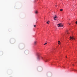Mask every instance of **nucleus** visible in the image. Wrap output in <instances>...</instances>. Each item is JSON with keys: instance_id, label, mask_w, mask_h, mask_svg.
I'll use <instances>...</instances> for the list:
<instances>
[{"instance_id": "nucleus-14", "label": "nucleus", "mask_w": 77, "mask_h": 77, "mask_svg": "<svg viewBox=\"0 0 77 77\" xmlns=\"http://www.w3.org/2000/svg\"><path fill=\"white\" fill-rule=\"evenodd\" d=\"M46 44H47V43H45V44H44V45H45Z\"/></svg>"}, {"instance_id": "nucleus-8", "label": "nucleus", "mask_w": 77, "mask_h": 77, "mask_svg": "<svg viewBox=\"0 0 77 77\" xmlns=\"http://www.w3.org/2000/svg\"><path fill=\"white\" fill-rule=\"evenodd\" d=\"M58 44H59V45H60V41H58Z\"/></svg>"}, {"instance_id": "nucleus-13", "label": "nucleus", "mask_w": 77, "mask_h": 77, "mask_svg": "<svg viewBox=\"0 0 77 77\" xmlns=\"http://www.w3.org/2000/svg\"><path fill=\"white\" fill-rule=\"evenodd\" d=\"M34 27H36V25H34Z\"/></svg>"}, {"instance_id": "nucleus-10", "label": "nucleus", "mask_w": 77, "mask_h": 77, "mask_svg": "<svg viewBox=\"0 0 77 77\" xmlns=\"http://www.w3.org/2000/svg\"><path fill=\"white\" fill-rule=\"evenodd\" d=\"M61 27H63V25H62V23H61Z\"/></svg>"}, {"instance_id": "nucleus-5", "label": "nucleus", "mask_w": 77, "mask_h": 77, "mask_svg": "<svg viewBox=\"0 0 77 77\" xmlns=\"http://www.w3.org/2000/svg\"><path fill=\"white\" fill-rule=\"evenodd\" d=\"M61 23H60L59 24H58L57 25H58V27H60V26H61Z\"/></svg>"}, {"instance_id": "nucleus-18", "label": "nucleus", "mask_w": 77, "mask_h": 77, "mask_svg": "<svg viewBox=\"0 0 77 77\" xmlns=\"http://www.w3.org/2000/svg\"><path fill=\"white\" fill-rule=\"evenodd\" d=\"M69 24H70V23H69Z\"/></svg>"}, {"instance_id": "nucleus-2", "label": "nucleus", "mask_w": 77, "mask_h": 77, "mask_svg": "<svg viewBox=\"0 0 77 77\" xmlns=\"http://www.w3.org/2000/svg\"><path fill=\"white\" fill-rule=\"evenodd\" d=\"M70 40H71V39H72V40H73V39H75V38H74V36L72 37H70Z\"/></svg>"}, {"instance_id": "nucleus-6", "label": "nucleus", "mask_w": 77, "mask_h": 77, "mask_svg": "<svg viewBox=\"0 0 77 77\" xmlns=\"http://www.w3.org/2000/svg\"><path fill=\"white\" fill-rule=\"evenodd\" d=\"M38 11H35V14H38Z\"/></svg>"}, {"instance_id": "nucleus-1", "label": "nucleus", "mask_w": 77, "mask_h": 77, "mask_svg": "<svg viewBox=\"0 0 77 77\" xmlns=\"http://www.w3.org/2000/svg\"><path fill=\"white\" fill-rule=\"evenodd\" d=\"M57 18V16L56 15H55V16L54 17V20H57L56 18Z\"/></svg>"}, {"instance_id": "nucleus-9", "label": "nucleus", "mask_w": 77, "mask_h": 77, "mask_svg": "<svg viewBox=\"0 0 77 77\" xmlns=\"http://www.w3.org/2000/svg\"><path fill=\"white\" fill-rule=\"evenodd\" d=\"M49 23H50V21L48 20L47 22V24H49Z\"/></svg>"}, {"instance_id": "nucleus-17", "label": "nucleus", "mask_w": 77, "mask_h": 77, "mask_svg": "<svg viewBox=\"0 0 77 77\" xmlns=\"http://www.w3.org/2000/svg\"><path fill=\"white\" fill-rule=\"evenodd\" d=\"M66 58H67V57H66Z\"/></svg>"}, {"instance_id": "nucleus-15", "label": "nucleus", "mask_w": 77, "mask_h": 77, "mask_svg": "<svg viewBox=\"0 0 77 77\" xmlns=\"http://www.w3.org/2000/svg\"><path fill=\"white\" fill-rule=\"evenodd\" d=\"M75 23L76 24H77V21H76V22H75Z\"/></svg>"}, {"instance_id": "nucleus-16", "label": "nucleus", "mask_w": 77, "mask_h": 77, "mask_svg": "<svg viewBox=\"0 0 77 77\" xmlns=\"http://www.w3.org/2000/svg\"><path fill=\"white\" fill-rule=\"evenodd\" d=\"M42 59H43V58H42Z\"/></svg>"}, {"instance_id": "nucleus-4", "label": "nucleus", "mask_w": 77, "mask_h": 77, "mask_svg": "<svg viewBox=\"0 0 77 77\" xmlns=\"http://www.w3.org/2000/svg\"><path fill=\"white\" fill-rule=\"evenodd\" d=\"M3 54V52H0V55L2 56Z\"/></svg>"}, {"instance_id": "nucleus-11", "label": "nucleus", "mask_w": 77, "mask_h": 77, "mask_svg": "<svg viewBox=\"0 0 77 77\" xmlns=\"http://www.w3.org/2000/svg\"><path fill=\"white\" fill-rule=\"evenodd\" d=\"M63 11V9H60V11Z\"/></svg>"}, {"instance_id": "nucleus-7", "label": "nucleus", "mask_w": 77, "mask_h": 77, "mask_svg": "<svg viewBox=\"0 0 77 77\" xmlns=\"http://www.w3.org/2000/svg\"><path fill=\"white\" fill-rule=\"evenodd\" d=\"M36 42H34V45H36Z\"/></svg>"}, {"instance_id": "nucleus-12", "label": "nucleus", "mask_w": 77, "mask_h": 77, "mask_svg": "<svg viewBox=\"0 0 77 77\" xmlns=\"http://www.w3.org/2000/svg\"><path fill=\"white\" fill-rule=\"evenodd\" d=\"M45 60V62H47V59Z\"/></svg>"}, {"instance_id": "nucleus-3", "label": "nucleus", "mask_w": 77, "mask_h": 77, "mask_svg": "<svg viewBox=\"0 0 77 77\" xmlns=\"http://www.w3.org/2000/svg\"><path fill=\"white\" fill-rule=\"evenodd\" d=\"M25 53L27 54L29 53V51H25Z\"/></svg>"}]
</instances>
